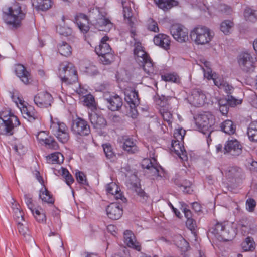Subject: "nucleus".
<instances>
[{
  "instance_id": "f257e3e1",
  "label": "nucleus",
  "mask_w": 257,
  "mask_h": 257,
  "mask_svg": "<svg viewBox=\"0 0 257 257\" xmlns=\"http://www.w3.org/2000/svg\"><path fill=\"white\" fill-rule=\"evenodd\" d=\"M4 14L5 22L14 28L19 27L25 16V13L22 10L20 4L17 2L7 7L4 10Z\"/></svg>"
},
{
  "instance_id": "f03ea898",
  "label": "nucleus",
  "mask_w": 257,
  "mask_h": 257,
  "mask_svg": "<svg viewBox=\"0 0 257 257\" xmlns=\"http://www.w3.org/2000/svg\"><path fill=\"white\" fill-rule=\"evenodd\" d=\"M18 117L9 110L5 109L0 112V134L11 136L14 130L20 125Z\"/></svg>"
},
{
  "instance_id": "7ed1b4c3",
  "label": "nucleus",
  "mask_w": 257,
  "mask_h": 257,
  "mask_svg": "<svg viewBox=\"0 0 257 257\" xmlns=\"http://www.w3.org/2000/svg\"><path fill=\"white\" fill-rule=\"evenodd\" d=\"M214 34L207 27L198 25L193 28L190 32L192 41L197 45L209 44L213 40Z\"/></svg>"
},
{
  "instance_id": "20e7f679",
  "label": "nucleus",
  "mask_w": 257,
  "mask_h": 257,
  "mask_svg": "<svg viewBox=\"0 0 257 257\" xmlns=\"http://www.w3.org/2000/svg\"><path fill=\"white\" fill-rule=\"evenodd\" d=\"M210 233L219 241H229L235 236V233L228 222H217L210 229Z\"/></svg>"
},
{
  "instance_id": "39448f33",
  "label": "nucleus",
  "mask_w": 257,
  "mask_h": 257,
  "mask_svg": "<svg viewBox=\"0 0 257 257\" xmlns=\"http://www.w3.org/2000/svg\"><path fill=\"white\" fill-rule=\"evenodd\" d=\"M195 124L199 130L204 134H208L207 141L209 144L210 134L213 131V126L215 123L214 116L209 112H203L199 113L194 117Z\"/></svg>"
},
{
  "instance_id": "423d86ee",
  "label": "nucleus",
  "mask_w": 257,
  "mask_h": 257,
  "mask_svg": "<svg viewBox=\"0 0 257 257\" xmlns=\"http://www.w3.org/2000/svg\"><path fill=\"white\" fill-rule=\"evenodd\" d=\"M59 76L62 83L72 84L77 81V71L74 66L69 62H65L60 65Z\"/></svg>"
},
{
  "instance_id": "0eeeda50",
  "label": "nucleus",
  "mask_w": 257,
  "mask_h": 257,
  "mask_svg": "<svg viewBox=\"0 0 257 257\" xmlns=\"http://www.w3.org/2000/svg\"><path fill=\"white\" fill-rule=\"evenodd\" d=\"M109 39L107 36L103 37L99 45L95 47V51L100 57L101 62L105 64H109L113 60V55L111 53V49L106 43Z\"/></svg>"
},
{
  "instance_id": "6e6552de",
  "label": "nucleus",
  "mask_w": 257,
  "mask_h": 257,
  "mask_svg": "<svg viewBox=\"0 0 257 257\" xmlns=\"http://www.w3.org/2000/svg\"><path fill=\"white\" fill-rule=\"evenodd\" d=\"M50 129L58 140L62 143H65L69 140L68 128L64 123L57 119L51 118Z\"/></svg>"
},
{
  "instance_id": "1a4fd4ad",
  "label": "nucleus",
  "mask_w": 257,
  "mask_h": 257,
  "mask_svg": "<svg viewBox=\"0 0 257 257\" xmlns=\"http://www.w3.org/2000/svg\"><path fill=\"white\" fill-rule=\"evenodd\" d=\"M256 61V57L246 52L240 54L238 59L240 68L246 72H251L254 71Z\"/></svg>"
},
{
  "instance_id": "9d476101",
  "label": "nucleus",
  "mask_w": 257,
  "mask_h": 257,
  "mask_svg": "<svg viewBox=\"0 0 257 257\" xmlns=\"http://www.w3.org/2000/svg\"><path fill=\"white\" fill-rule=\"evenodd\" d=\"M169 98V97L161 96L156 100V103L160 106L159 111L164 120L171 124L173 121V115L170 106L167 104Z\"/></svg>"
},
{
  "instance_id": "9b49d317",
  "label": "nucleus",
  "mask_w": 257,
  "mask_h": 257,
  "mask_svg": "<svg viewBox=\"0 0 257 257\" xmlns=\"http://www.w3.org/2000/svg\"><path fill=\"white\" fill-rule=\"evenodd\" d=\"M71 131L78 137L87 136L90 132L87 122L81 118H77L73 121Z\"/></svg>"
},
{
  "instance_id": "f8f14e48",
  "label": "nucleus",
  "mask_w": 257,
  "mask_h": 257,
  "mask_svg": "<svg viewBox=\"0 0 257 257\" xmlns=\"http://www.w3.org/2000/svg\"><path fill=\"white\" fill-rule=\"evenodd\" d=\"M170 32L174 39L179 43L186 42L189 40L188 30L183 25H172L170 28Z\"/></svg>"
},
{
  "instance_id": "ddd939ff",
  "label": "nucleus",
  "mask_w": 257,
  "mask_h": 257,
  "mask_svg": "<svg viewBox=\"0 0 257 257\" xmlns=\"http://www.w3.org/2000/svg\"><path fill=\"white\" fill-rule=\"evenodd\" d=\"M95 12L98 13V17L92 21V24L100 31H109L113 27V24L99 10L96 9Z\"/></svg>"
},
{
  "instance_id": "4468645a",
  "label": "nucleus",
  "mask_w": 257,
  "mask_h": 257,
  "mask_svg": "<svg viewBox=\"0 0 257 257\" xmlns=\"http://www.w3.org/2000/svg\"><path fill=\"white\" fill-rule=\"evenodd\" d=\"M223 151L224 154L229 153L237 156L242 152V146L237 139H229L224 144Z\"/></svg>"
},
{
  "instance_id": "2eb2a0df",
  "label": "nucleus",
  "mask_w": 257,
  "mask_h": 257,
  "mask_svg": "<svg viewBox=\"0 0 257 257\" xmlns=\"http://www.w3.org/2000/svg\"><path fill=\"white\" fill-rule=\"evenodd\" d=\"M125 100L129 104L131 109L132 111L131 116L133 118L136 117L137 115V111L135 109L136 106L139 103V99L138 98V94L135 90H127L125 92Z\"/></svg>"
},
{
  "instance_id": "dca6fc26",
  "label": "nucleus",
  "mask_w": 257,
  "mask_h": 257,
  "mask_svg": "<svg viewBox=\"0 0 257 257\" xmlns=\"http://www.w3.org/2000/svg\"><path fill=\"white\" fill-rule=\"evenodd\" d=\"M189 99L190 103L196 107H200L204 105L206 103L207 97L203 91L199 89H195L192 90Z\"/></svg>"
},
{
  "instance_id": "f3484780",
  "label": "nucleus",
  "mask_w": 257,
  "mask_h": 257,
  "mask_svg": "<svg viewBox=\"0 0 257 257\" xmlns=\"http://www.w3.org/2000/svg\"><path fill=\"white\" fill-rule=\"evenodd\" d=\"M35 104L39 107H47L51 105L52 97L50 94L46 92L38 93L34 98Z\"/></svg>"
},
{
  "instance_id": "a211bd4d",
  "label": "nucleus",
  "mask_w": 257,
  "mask_h": 257,
  "mask_svg": "<svg viewBox=\"0 0 257 257\" xmlns=\"http://www.w3.org/2000/svg\"><path fill=\"white\" fill-rule=\"evenodd\" d=\"M38 142L42 145H45L47 147L56 150L58 148L57 143L52 138L49 137L47 133L45 131L39 132L37 136Z\"/></svg>"
},
{
  "instance_id": "6ab92c4d",
  "label": "nucleus",
  "mask_w": 257,
  "mask_h": 257,
  "mask_svg": "<svg viewBox=\"0 0 257 257\" xmlns=\"http://www.w3.org/2000/svg\"><path fill=\"white\" fill-rule=\"evenodd\" d=\"M106 211L107 216L113 220L119 219L123 214L122 207L115 203L110 204L107 207Z\"/></svg>"
},
{
  "instance_id": "aec40b11",
  "label": "nucleus",
  "mask_w": 257,
  "mask_h": 257,
  "mask_svg": "<svg viewBox=\"0 0 257 257\" xmlns=\"http://www.w3.org/2000/svg\"><path fill=\"white\" fill-rule=\"evenodd\" d=\"M131 179L134 182H131L130 184L133 189L135 190L138 197L140 198V201L142 203L146 202L148 197L146 193L141 189L139 179L136 175H134L131 176Z\"/></svg>"
},
{
  "instance_id": "412c9836",
  "label": "nucleus",
  "mask_w": 257,
  "mask_h": 257,
  "mask_svg": "<svg viewBox=\"0 0 257 257\" xmlns=\"http://www.w3.org/2000/svg\"><path fill=\"white\" fill-rule=\"evenodd\" d=\"M106 190L108 194L111 195L116 199L121 200L123 202H125L126 199L121 192L119 187L114 182H111L106 186Z\"/></svg>"
},
{
  "instance_id": "4be33fe9",
  "label": "nucleus",
  "mask_w": 257,
  "mask_h": 257,
  "mask_svg": "<svg viewBox=\"0 0 257 257\" xmlns=\"http://www.w3.org/2000/svg\"><path fill=\"white\" fill-rule=\"evenodd\" d=\"M212 80L214 85L219 89L224 90L227 93H231L233 87L225 81L222 76L214 73Z\"/></svg>"
},
{
  "instance_id": "5701e85b",
  "label": "nucleus",
  "mask_w": 257,
  "mask_h": 257,
  "mask_svg": "<svg viewBox=\"0 0 257 257\" xmlns=\"http://www.w3.org/2000/svg\"><path fill=\"white\" fill-rule=\"evenodd\" d=\"M183 142V141L172 140V151H174L181 160L185 161L187 160L188 157L182 144Z\"/></svg>"
},
{
  "instance_id": "b1692460",
  "label": "nucleus",
  "mask_w": 257,
  "mask_h": 257,
  "mask_svg": "<svg viewBox=\"0 0 257 257\" xmlns=\"http://www.w3.org/2000/svg\"><path fill=\"white\" fill-rule=\"evenodd\" d=\"M124 241L129 247L136 249L137 251L141 250V245L136 241L135 236L132 231L126 230L124 232Z\"/></svg>"
},
{
  "instance_id": "393cba45",
  "label": "nucleus",
  "mask_w": 257,
  "mask_h": 257,
  "mask_svg": "<svg viewBox=\"0 0 257 257\" xmlns=\"http://www.w3.org/2000/svg\"><path fill=\"white\" fill-rule=\"evenodd\" d=\"M15 73L21 81L25 84H29L32 80L30 73L22 65L18 64L16 66Z\"/></svg>"
},
{
  "instance_id": "a878e982",
  "label": "nucleus",
  "mask_w": 257,
  "mask_h": 257,
  "mask_svg": "<svg viewBox=\"0 0 257 257\" xmlns=\"http://www.w3.org/2000/svg\"><path fill=\"white\" fill-rule=\"evenodd\" d=\"M24 117L28 119L29 121H33L35 119H39V115L35 111L33 107L30 105L21 106L20 109Z\"/></svg>"
},
{
  "instance_id": "bb28decb",
  "label": "nucleus",
  "mask_w": 257,
  "mask_h": 257,
  "mask_svg": "<svg viewBox=\"0 0 257 257\" xmlns=\"http://www.w3.org/2000/svg\"><path fill=\"white\" fill-rule=\"evenodd\" d=\"M122 148L124 151L129 154H135L139 151V148L137 146V141L128 137L123 139Z\"/></svg>"
},
{
  "instance_id": "cd10ccee",
  "label": "nucleus",
  "mask_w": 257,
  "mask_h": 257,
  "mask_svg": "<svg viewBox=\"0 0 257 257\" xmlns=\"http://www.w3.org/2000/svg\"><path fill=\"white\" fill-rule=\"evenodd\" d=\"M154 42L155 45L167 50L170 48L171 40L168 36L160 33L154 37Z\"/></svg>"
},
{
  "instance_id": "c85d7f7f",
  "label": "nucleus",
  "mask_w": 257,
  "mask_h": 257,
  "mask_svg": "<svg viewBox=\"0 0 257 257\" xmlns=\"http://www.w3.org/2000/svg\"><path fill=\"white\" fill-rule=\"evenodd\" d=\"M134 52L136 56V60L140 64L144 62L147 59L150 58L147 53L144 51L143 47L140 43L135 44Z\"/></svg>"
},
{
  "instance_id": "c756f323",
  "label": "nucleus",
  "mask_w": 257,
  "mask_h": 257,
  "mask_svg": "<svg viewBox=\"0 0 257 257\" xmlns=\"http://www.w3.org/2000/svg\"><path fill=\"white\" fill-rule=\"evenodd\" d=\"M75 20L78 27L82 32L86 33L88 31V19L85 15L79 14L76 16Z\"/></svg>"
},
{
  "instance_id": "7c9ffc66",
  "label": "nucleus",
  "mask_w": 257,
  "mask_h": 257,
  "mask_svg": "<svg viewBox=\"0 0 257 257\" xmlns=\"http://www.w3.org/2000/svg\"><path fill=\"white\" fill-rule=\"evenodd\" d=\"M89 118L92 124L97 129H101L106 125L105 118L95 112L90 114Z\"/></svg>"
},
{
  "instance_id": "2f4dec72",
  "label": "nucleus",
  "mask_w": 257,
  "mask_h": 257,
  "mask_svg": "<svg viewBox=\"0 0 257 257\" xmlns=\"http://www.w3.org/2000/svg\"><path fill=\"white\" fill-rule=\"evenodd\" d=\"M108 108L112 111L118 110L122 105V99L117 95L110 96L105 99Z\"/></svg>"
},
{
  "instance_id": "473e14b6",
  "label": "nucleus",
  "mask_w": 257,
  "mask_h": 257,
  "mask_svg": "<svg viewBox=\"0 0 257 257\" xmlns=\"http://www.w3.org/2000/svg\"><path fill=\"white\" fill-rule=\"evenodd\" d=\"M141 64L142 65L143 69L146 74V77H150L151 79H154L155 76L156 74V71L154 67V65L151 58L147 59L146 61L142 63Z\"/></svg>"
},
{
  "instance_id": "72a5a7b5",
  "label": "nucleus",
  "mask_w": 257,
  "mask_h": 257,
  "mask_svg": "<svg viewBox=\"0 0 257 257\" xmlns=\"http://www.w3.org/2000/svg\"><path fill=\"white\" fill-rule=\"evenodd\" d=\"M11 208L13 210V217L16 222L17 223L21 221L25 222L24 217V212L21 208L20 205L15 200H13V202H12Z\"/></svg>"
},
{
  "instance_id": "f704fd0d",
  "label": "nucleus",
  "mask_w": 257,
  "mask_h": 257,
  "mask_svg": "<svg viewBox=\"0 0 257 257\" xmlns=\"http://www.w3.org/2000/svg\"><path fill=\"white\" fill-rule=\"evenodd\" d=\"M122 5L123 8V16L125 19L127 20V22L131 27L134 24V20L132 18V13L131 9V2L130 1L122 0Z\"/></svg>"
},
{
  "instance_id": "c9c22d12",
  "label": "nucleus",
  "mask_w": 257,
  "mask_h": 257,
  "mask_svg": "<svg viewBox=\"0 0 257 257\" xmlns=\"http://www.w3.org/2000/svg\"><path fill=\"white\" fill-rule=\"evenodd\" d=\"M53 172L55 175H60L64 178L66 183L68 185H70L74 182V179L69 171L62 167H60L59 169H54Z\"/></svg>"
},
{
  "instance_id": "e433bc0d",
  "label": "nucleus",
  "mask_w": 257,
  "mask_h": 257,
  "mask_svg": "<svg viewBox=\"0 0 257 257\" xmlns=\"http://www.w3.org/2000/svg\"><path fill=\"white\" fill-rule=\"evenodd\" d=\"M39 196V198L44 202L53 204L54 202V199L52 195L45 187H42L40 189Z\"/></svg>"
},
{
  "instance_id": "4c0bfd02",
  "label": "nucleus",
  "mask_w": 257,
  "mask_h": 257,
  "mask_svg": "<svg viewBox=\"0 0 257 257\" xmlns=\"http://www.w3.org/2000/svg\"><path fill=\"white\" fill-rule=\"evenodd\" d=\"M200 61L204 66H201V68L204 72V76L208 80L213 79L214 77V74L212 73V70L210 68V63L209 62L206 61L204 59H200Z\"/></svg>"
},
{
  "instance_id": "58836bf2",
  "label": "nucleus",
  "mask_w": 257,
  "mask_h": 257,
  "mask_svg": "<svg viewBox=\"0 0 257 257\" xmlns=\"http://www.w3.org/2000/svg\"><path fill=\"white\" fill-rule=\"evenodd\" d=\"M64 159L63 155L60 152H55L46 157L47 162L49 164H60L63 162Z\"/></svg>"
},
{
  "instance_id": "ea45409f",
  "label": "nucleus",
  "mask_w": 257,
  "mask_h": 257,
  "mask_svg": "<svg viewBox=\"0 0 257 257\" xmlns=\"http://www.w3.org/2000/svg\"><path fill=\"white\" fill-rule=\"evenodd\" d=\"M32 5L37 9L46 10L52 5V0H31Z\"/></svg>"
},
{
  "instance_id": "a19ab883",
  "label": "nucleus",
  "mask_w": 257,
  "mask_h": 257,
  "mask_svg": "<svg viewBox=\"0 0 257 257\" xmlns=\"http://www.w3.org/2000/svg\"><path fill=\"white\" fill-rule=\"evenodd\" d=\"M221 130L225 133L231 135L235 133L236 126L233 122L230 120H226L222 123L221 125Z\"/></svg>"
},
{
  "instance_id": "79ce46f5",
  "label": "nucleus",
  "mask_w": 257,
  "mask_h": 257,
  "mask_svg": "<svg viewBox=\"0 0 257 257\" xmlns=\"http://www.w3.org/2000/svg\"><path fill=\"white\" fill-rule=\"evenodd\" d=\"M234 26V24L232 21L225 20L220 23V29L225 35H228L231 33Z\"/></svg>"
},
{
  "instance_id": "37998d69",
  "label": "nucleus",
  "mask_w": 257,
  "mask_h": 257,
  "mask_svg": "<svg viewBox=\"0 0 257 257\" xmlns=\"http://www.w3.org/2000/svg\"><path fill=\"white\" fill-rule=\"evenodd\" d=\"M159 8L166 10L171 8L178 5V2L175 0H154Z\"/></svg>"
},
{
  "instance_id": "c03bdc74",
  "label": "nucleus",
  "mask_w": 257,
  "mask_h": 257,
  "mask_svg": "<svg viewBox=\"0 0 257 257\" xmlns=\"http://www.w3.org/2000/svg\"><path fill=\"white\" fill-rule=\"evenodd\" d=\"M58 49L61 55L68 57L72 54V48L68 43L62 42L58 46Z\"/></svg>"
},
{
  "instance_id": "a18cd8bd",
  "label": "nucleus",
  "mask_w": 257,
  "mask_h": 257,
  "mask_svg": "<svg viewBox=\"0 0 257 257\" xmlns=\"http://www.w3.org/2000/svg\"><path fill=\"white\" fill-rule=\"evenodd\" d=\"M247 135L252 141L257 142V122H252L248 128Z\"/></svg>"
},
{
  "instance_id": "49530a36",
  "label": "nucleus",
  "mask_w": 257,
  "mask_h": 257,
  "mask_svg": "<svg viewBox=\"0 0 257 257\" xmlns=\"http://www.w3.org/2000/svg\"><path fill=\"white\" fill-rule=\"evenodd\" d=\"M242 247L245 251H253L255 248V244L252 238L248 237L242 243Z\"/></svg>"
},
{
  "instance_id": "de8ad7c7",
  "label": "nucleus",
  "mask_w": 257,
  "mask_h": 257,
  "mask_svg": "<svg viewBox=\"0 0 257 257\" xmlns=\"http://www.w3.org/2000/svg\"><path fill=\"white\" fill-rule=\"evenodd\" d=\"M17 228L19 233L22 234L24 237H28V239L30 238L29 236V231L28 228L27 224L26 221L23 222L21 221L17 222Z\"/></svg>"
},
{
  "instance_id": "09e8293b",
  "label": "nucleus",
  "mask_w": 257,
  "mask_h": 257,
  "mask_svg": "<svg viewBox=\"0 0 257 257\" xmlns=\"http://www.w3.org/2000/svg\"><path fill=\"white\" fill-rule=\"evenodd\" d=\"M161 79L166 82L179 83L180 79L178 75L174 73H167L161 76Z\"/></svg>"
},
{
  "instance_id": "8fccbe9b",
  "label": "nucleus",
  "mask_w": 257,
  "mask_h": 257,
  "mask_svg": "<svg viewBox=\"0 0 257 257\" xmlns=\"http://www.w3.org/2000/svg\"><path fill=\"white\" fill-rule=\"evenodd\" d=\"M34 218L39 223H44L46 221V217L43 211L40 209H36L32 212Z\"/></svg>"
},
{
  "instance_id": "3c124183",
  "label": "nucleus",
  "mask_w": 257,
  "mask_h": 257,
  "mask_svg": "<svg viewBox=\"0 0 257 257\" xmlns=\"http://www.w3.org/2000/svg\"><path fill=\"white\" fill-rule=\"evenodd\" d=\"M241 173V169L237 167H232L229 168L226 173V177L229 178H233L239 177Z\"/></svg>"
},
{
  "instance_id": "603ef678",
  "label": "nucleus",
  "mask_w": 257,
  "mask_h": 257,
  "mask_svg": "<svg viewBox=\"0 0 257 257\" xmlns=\"http://www.w3.org/2000/svg\"><path fill=\"white\" fill-rule=\"evenodd\" d=\"M244 16L246 20L250 22H255L257 20V14L255 12L250 8L245 9Z\"/></svg>"
},
{
  "instance_id": "864d4df0",
  "label": "nucleus",
  "mask_w": 257,
  "mask_h": 257,
  "mask_svg": "<svg viewBox=\"0 0 257 257\" xmlns=\"http://www.w3.org/2000/svg\"><path fill=\"white\" fill-rule=\"evenodd\" d=\"M57 32L61 35L68 36L72 34V30L71 28L64 24L60 25L57 27Z\"/></svg>"
},
{
  "instance_id": "5fc2aeb1",
  "label": "nucleus",
  "mask_w": 257,
  "mask_h": 257,
  "mask_svg": "<svg viewBox=\"0 0 257 257\" xmlns=\"http://www.w3.org/2000/svg\"><path fill=\"white\" fill-rule=\"evenodd\" d=\"M102 147L106 157L109 159L113 158L115 154L111 145L110 144L106 143L103 144Z\"/></svg>"
},
{
  "instance_id": "6e6d98bb",
  "label": "nucleus",
  "mask_w": 257,
  "mask_h": 257,
  "mask_svg": "<svg viewBox=\"0 0 257 257\" xmlns=\"http://www.w3.org/2000/svg\"><path fill=\"white\" fill-rule=\"evenodd\" d=\"M186 134V131L185 130L181 127L177 128L175 130L174 132V138L173 140L183 141L184 137Z\"/></svg>"
},
{
  "instance_id": "4d7b16f0",
  "label": "nucleus",
  "mask_w": 257,
  "mask_h": 257,
  "mask_svg": "<svg viewBox=\"0 0 257 257\" xmlns=\"http://www.w3.org/2000/svg\"><path fill=\"white\" fill-rule=\"evenodd\" d=\"M147 27L149 30L154 32L159 31L157 23L151 18H149L147 22Z\"/></svg>"
},
{
  "instance_id": "13d9d810",
  "label": "nucleus",
  "mask_w": 257,
  "mask_h": 257,
  "mask_svg": "<svg viewBox=\"0 0 257 257\" xmlns=\"http://www.w3.org/2000/svg\"><path fill=\"white\" fill-rule=\"evenodd\" d=\"M156 163V160L154 157L151 159L145 158L142 162V166L143 168L149 170Z\"/></svg>"
},
{
  "instance_id": "bf43d9fd",
  "label": "nucleus",
  "mask_w": 257,
  "mask_h": 257,
  "mask_svg": "<svg viewBox=\"0 0 257 257\" xmlns=\"http://www.w3.org/2000/svg\"><path fill=\"white\" fill-rule=\"evenodd\" d=\"M12 99L15 103L17 107L20 109L21 106H24L26 103L22 97L17 94H13L11 96Z\"/></svg>"
},
{
  "instance_id": "052dcab7",
  "label": "nucleus",
  "mask_w": 257,
  "mask_h": 257,
  "mask_svg": "<svg viewBox=\"0 0 257 257\" xmlns=\"http://www.w3.org/2000/svg\"><path fill=\"white\" fill-rule=\"evenodd\" d=\"M180 189L184 193L190 194L193 190L191 188V183L190 181L185 180L180 186Z\"/></svg>"
},
{
  "instance_id": "680f3d73",
  "label": "nucleus",
  "mask_w": 257,
  "mask_h": 257,
  "mask_svg": "<svg viewBox=\"0 0 257 257\" xmlns=\"http://www.w3.org/2000/svg\"><path fill=\"white\" fill-rule=\"evenodd\" d=\"M13 148L15 151L20 155L23 154L26 151V148L21 142L18 141L16 142V143L13 145Z\"/></svg>"
},
{
  "instance_id": "e2e57ef3",
  "label": "nucleus",
  "mask_w": 257,
  "mask_h": 257,
  "mask_svg": "<svg viewBox=\"0 0 257 257\" xmlns=\"http://www.w3.org/2000/svg\"><path fill=\"white\" fill-rule=\"evenodd\" d=\"M242 102V99H236L232 96L228 97L227 100L228 104L231 107H234L237 105L240 104Z\"/></svg>"
},
{
  "instance_id": "0e129e2a",
  "label": "nucleus",
  "mask_w": 257,
  "mask_h": 257,
  "mask_svg": "<svg viewBox=\"0 0 257 257\" xmlns=\"http://www.w3.org/2000/svg\"><path fill=\"white\" fill-rule=\"evenodd\" d=\"M161 169V167L156 163L154 166H153V167L151 168L149 171L150 173L152 174V176H154V178L160 176L159 174V171Z\"/></svg>"
},
{
  "instance_id": "69168bd1",
  "label": "nucleus",
  "mask_w": 257,
  "mask_h": 257,
  "mask_svg": "<svg viewBox=\"0 0 257 257\" xmlns=\"http://www.w3.org/2000/svg\"><path fill=\"white\" fill-rule=\"evenodd\" d=\"M249 103L254 108H257V95L251 92L248 97Z\"/></svg>"
},
{
  "instance_id": "338daca9",
  "label": "nucleus",
  "mask_w": 257,
  "mask_h": 257,
  "mask_svg": "<svg viewBox=\"0 0 257 257\" xmlns=\"http://www.w3.org/2000/svg\"><path fill=\"white\" fill-rule=\"evenodd\" d=\"M84 104L87 106L90 107L93 105L94 98L92 95L89 94L84 96L83 100Z\"/></svg>"
},
{
  "instance_id": "774afa93",
  "label": "nucleus",
  "mask_w": 257,
  "mask_h": 257,
  "mask_svg": "<svg viewBox=\"0 0 257 257\" xmlns=\"http://www.w3.org/2000/svg\"><path fill=\"white\" fill-rule=\"evenodd\" d=\"M256 206V202L253 199H248L246 201V208L249 212H252Z\"/></svg>"
}]
</instances>
